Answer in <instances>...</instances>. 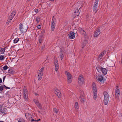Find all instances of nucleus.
Listing matches in <instances>:
<instances>
[{
    "label": "nucleus",
    "mask_w": 122,
    "mask_h": 122,
    "mask_svg": "<svg viewBox=\"0 0 122 122\" xmlns=\"http://www.w3.org/2000/svg\"><path fill=\"white\" fill-rule=\"evenodd\" d=\"M92 90L93 98L94 99L96 100L97 97V89L96 85L94 83H93L92 84Z\"/></svg>",
    "instance_id": "1"
},
{
    "label": "nucleus",
    "mask_w": 122,
    "mask_h": 122,
    "mask_svg": "<svg viewBox=\"0 0 122 122\" xmlns=\"http://www.w3.org/2000/svg\"><path fill=\"white\" fill-rule=\"evenodd\" d=\"M104 95V103L105 105L107 104L109 100V96L106 92H104L103 93Z\"/></svg>",
    "instance_id": "2"
},
{
    "label": "nucleus",
    "mask_w": 122,
    "mask_h": 122,
    "mask_svg": "<svg viewBox=\"0 0 122 122\" xmlns=\"http://www.w3.org/2000/svg\"><path fill=\"white\" fill-rule=\"evenodd\" d=\"M84 79L83 76L81 75H80L78 79V83L80 86L82 85L84 83Z\"/></svg>",
    "instance_id": "3"
},
{
    "label": "nucleus",
    "mask_w": 122,
    "mask_h": 122,
    "mask_svg": "<svg viewBox=\"0 0 122 122\" xmlns=\"http://www.w3.org/2000/svg\"><path fill=\"white\" fill-rule=\"evenodd\" d=\"M65 75L67 76L68 82L69 83H71L72 80V77L70 73L67 71L65 72Z\"/></svg>",
    "instance_id": "4"
},
{
    "label": "nucleus",
    "mask_w": 122,
    "mask_h": 122,
    "mask_svg": "<svg viewBox=\"0 0 122 122\" xmlns=\"http://www.w3.org/2000/svg\"><path fill=\"white\" fill-rule=\"evenodd\" d=\"M120 91L119 88L118 86H117L116 89L115 91V98L116 99H118L119 97Z\"/></svg>",
    "instance_id": "5"
},
{
    "label": "nucleus",
    "mask_w": 122,
    "mask_h": 122,
    "mask_svg": "<svg viewBox=\"0 0 122 122\" xmlns=\"http://www.w3.org/2000/svg\"><path fill=\"white\" fill-rule=\"evenodd\" d=\"M99 0H96L94 4L93 7V11L95 13H96L97 11V7Z\"/></svg>",
    "instance_id": "6"
},
{
    "label": "nucleus",
    "mask_w": 122,
    "mask_h": 122,
    "mask_svg": "<svg viewBox=\"0 0 122 122\" xmlns=\"http://www.w3.org/2000/svg\"><path fill=\"white\" fill-rule=\"evenodd\" d=\"M44 69V67H42L39 70L38 75V78L39 80H41L42 79L43 75V72Z\"/></svg>",
    "instance_id": "7"
},
{
    "label": "nucleus",
    "mask_w": 122,
    "mask_h": 122,
    "mask_svg": "<svg viewBox=\"0 0 122 122\" xmlns=\"http://www.w3.org/2000/svg\"><path fill=\"white\" fill-rule=\"evenodd\" d=\"M56 21V19L54 16L53 17L51 21V30L52 31L54 30L55 27Z\"/></svg>",
    "instance_id": "8"
},
{
    "label": "nucleus",
    "mask_w": 122,
    "mask_h": 122,
    "mask_svg": "<svg viewBox=\"0 0 122 122\" xmlns=\"http://www.w3.org/2000/svg\"><path fill=\"white\" fill-rule=\"evenodd\" d=\"M19 28L20 31L22 33L24 32L26 30V29H25L23 26V24L21 23H20L19 25Z\"/></svg>",
    "instance_id": "9"
},
{
    "label": "nucleus",
    "mask_w": 122,
    "mask_h": 122,
    "mask_svg": "<svg viewBox=\"0 0 122 122\" xmlns=\"http://www.w3.org/2000/svg\"><path fill=\"white\" fill-rule=\"evenodd\" d=\"M84 94L83 92H81V93L80 94V96L79 97V98L82 103L84 101Z\"/></svg>",
    "instance_id": "10"
},
{
    "label": "nucleus",
    "mask_w": 122,
    "mask_h": 122,
    "mask_svg": "<svg viewBox=\"0 0 122 122\" xmlns=\"http://www.w3.org/2000/svg\"><path fill=\"white\" fill-rule=\"evenodd\" d=\"M54 65L55 66V71H57L59 68V66L57 60L55 59L54 60Z\"/></svg>",
    "instance_id": "11"
},
{
    "label": "nucleus",
    "mask_w": 122,
    "mask_h": 122,
    "mask_svg": "<svg viewBox=\"0 0 122 122\" xmlns=\"http://www.w3.org/2000/svg\"><path fill=\"white\" fill-rule=\"evenodd\" d=\"M23 93L24 99L25 101H27L28 97V92L27 90L25 88L24 89Z\"/></svg>",
    "instance_id": "12"
},
{
    "label": "nucleus",
    "mask_w": 122,
    "mask_h": 122,
    "mask_svg": "<svg viewBox=\"0 0 122 122\" xmlns=\"http://www.w3.org/2000/svg\"><path fill=\"white\" fill-rule=\"evenodd\" d=\"M100 30L99 28H98L94 34V37H97L100 34Z\"/></svg>",
    "instance_id": "13"
},
{
    "label": "nucleus",
    "mask_w": 122,
    "mask_h": 122,
    "mask_svg": "<svg viewBox=\"0 0 122 122\" xmlns=\"http://www.w3.org/2000/svg\"><path fill=\"white\" fill-rule=\"evenodd\" d=\"M68 36L70 39H74L75 37V33L74 32H70V33L68 34Z\"/></svg>",
    "instance_id": "14"
},
{
    "label": "nucleus",
    "mask_w": 122,
    "mask_h": 122,
    "mask_svg": "<svg viewBox=\"0 0 122 122\" xmlns=\"http://www.w3.org/2000/svg\"><path fill=\"white\" fill-rule=\"evenodd\" d=\"M98 80L99 82L100 83L104 82V79L102 75H100L98 77Z\"/></svg>",
    "instance_id": "15"
},
{
    "label": "nucleus",
    "mask_w": 122,
    "mask_h": 122,
    "mask_svg": "<svg viewBox=\"0 0 122 122\" xmlns=\"http://www.w3.org/2000/svg\"><path fill=\"white\" fill-rule=\"evenodd\" d=\"M79 29L80 30V32L82 34V35L84 36V37L86 38L87 37L86 34L84 30L82 29V28H79Z\"/></svg>",
    "instance_id": "16"
},
{
    "label": "nucleus",
    "mask_w": 122,
    "mask_h": 122,
    "mask_svg": "<svg viewBox=\"0 0 122 122\" xmlns=\"http://www.w3.org/2000/svg\"><path fill=\"white\" fill-rule=\"evenodd\" d=\"M65 52L63 51V50H61L60 53V56L61 59L62 60L63 59L64 56V54Z\"/></svg>",
    "instance_id": "17"
},
{
    "label": "nucleus",
    "mask_w": 122,
    "mask_h": 122,
    "mask_svg": "<svg viewBox=\"0 0 122 122\" xmlns=\"http://www.w3.org/2000/svg\"><path fill=\"white\" fill-rule=\"evenodd\" d=\"M34 101L35 103L37 105L39 109H41V105L39 103L38 101L36 100H34Z\"/></svg>",
    "instance_id": "18"
},
{
    "label": "nucleus",
    "mask_w": 122,
    "mask_h": 122,
    "mask_svg": "<svg viewBox=\"0 0 122 122\" xmlns=\"http://www.w3.org/2000/svg\"><path fill=\"white\" fill-rule=\"evenodd\" d=\"M15 11H12L11 14V15L9 16V18L12 20L15 15Z\"/></svg>",
    "instance_id": "19"
},
{
    "label": "nucleus",
    "mask_w": 122,
    "mask_h": 122,
    "mask_svg": "<svg viewBox=\"0 0 122 122\" xmlns=\"http://www.w3.org/2000/svg\"><path fill=\"white\" fill-rule=\"evenodd\" d=\"M102 73L104 75H105L107 74V70L105 68H102Z\"/></svg>",
    "instance_id": "20"
},
{
    "label": "nucleus",
    "mask_w": 122,
    "mask_h": 122,
    "mask_svg": "<svg viewBox=\"0 0 122 122\" xmlns=\"http://www.w3.org/2000/svg\"><path fill=\"white\" fill-rule=\"evenodd\" d=\"M104 53L105 52L104 51L102 52L99 55L98 57V58L100 59H101L104 56Z\"/></svg>",
    "instance_id": "21"
},
{
    "label": "nucleus",
    "mask_w": 122,
    "mask_h": 122,
    "mask_svg": "<svg viewBox=\"0 0 122 122\" xmlns=\"http://www.w3.org/2000/svg\"><path fill=\"white\" fill-rule=\"evenodd\" d=\"M74 107L76 110H77L79 109V107L78 105V103L77 102H76L75 104Z\"/></svg>",
    "instance_id": "22"
},
{
    "label": "nucleus",
    "mask_w": 122,
    "mask_h": 122,
    "mask_svg": "<svg viewBox=\"0 0 122 122\" xmlns=\"http://www.w3.org/2000/svg\"><path fill=\"white\" fill-rule=\"evenodd\" d=\"M5 109L4 108L2 107L1 106H0V112L2 113H5Z\"/></svg>",
    "instance_id": "23"
},
{
    "label": "nucleus",
    "mask_w": 122,
    "mask_h": 122,
    "mask_svg": "<svg viewBox=\"0 0 122 122\" xmlns=\"http://www.w3.org/2000/svg\"><path fill=\"white\" fill-rule=\"evenodd\" d=\"M6 47L5 48H3L0 49V53L1 54H4L5 52Z\"/></svg>",
    "instance_id": "24"
},
{
    "label": "nucleus",
    "mask_w": 122,
    "mask_h": 122,
    "mask_svg": "<svg viewBox=\"0 0 122 122\" xmlns=\"http://www.w3.org/2000/svg\"><path fill=\"white\" fill-rule=\"evenodd\" d=\"M43 39V37L42 36H39V41L40 43H42Z\"/></svg>",
    "instance_id": "25"
},
{
    "label": "nucleus",
    "mask_w": 122,
    "mask_h": 122,
    "mask_svg": "<svg viewBox=\"0 0 122 122\" xmlns=\"http://www.w3.org/2000/svg\"><path fill=\"white\" fill-rule=\"evenodd\" d=\"M102 67H97V68L96 69L98 72H100L102 71Z\"/></svg>",
    "instance_id": "26"
},
{
    "label": "nucleus",
    "mask_w": 122,
    "mask_h": 122,
    "mask_svg": "<svg viewBox=\"0 0 122 122\" xmlns=\"http://www.w3.org/2000/svg\"><path fill=\"white\" fill-rule=\"evenodd\" d=\"M25 115L26 118L29 117L31 118V115L29 113H26L25 114Z\"/></svg>",
    "instance_id": "27"
},
{
    "label": "nucleus",
    "mask_w": 122,
    "mask_h": 122,
    "mask_svg": "<svg viewBox=\"0 0 122 122\" xmlns=\"http://www.w3.org/2000/svg\"><path fill=\"white\" fill-rule=\"evenodd\" d=\"M87 43V41H85L83 43V44L82 46V48H83L84 47L86 46V43Z\"/></svg>",
    "instance_id": "28"
},
{
    "label": "nucleus",
    "mask_w": 122,
    "mask_h": 122,
    "mask_svg": "<svg viewBox=\"0 0 122 122\" xmlns=\"http://www.w3.org/2000/svg\"><path fill=\"white\" fill-rule=\"evenodd\" d=\"M5 59L4 55H0V61L3 60Z\"/></svg>",
    "instance_id": "29"
},
{
    "label": "nucleus",
    "mask_w": 122,
    "mask_h": 122,
    "mask_svg": "<svg viewBox=\"0 0 122 122\" xmlns=\"http://www.w3.org/2000/svg\"><path fill=\"white\" fill-rule=\"evenodd\" d=\"M74 13L75 14H75V15H76H76L78 16L79 14V13L78 9H77V10L76 11H75Z\"/></svg>",
    "instance_id": "30"
},
{
    "label": "nucleus",
    "mask_w": 122,
    "mask_h": 122,
    "mask_svg": "<svg viewBox=\"0 0 122 122\" xmlns=\"http://www.w3.org/2000/svg\"><path fill=\"white\" fill-rule=\"evenodd\" d=\"M19 38H16L14 40V43H17L19 41Z\"/></svg>",
    "instance_id": "31"
},
{
    "label": "nucleus",
    "mask_w": 122,
    "mask_h": 122,
    "mask_svg": "<svg viewBox=\"0 0 122 122\" xmlns=\"http://www.w3.org/2000/svg\"><path fill=\"white\" fill-rule=\"evenodd\" d=\"M4 86L5 85H3L0 86V91H2L3 89H4Z\"/></svg>",
    "instance_id": "32"
},
{
    "label": "nucleus",
    "mask_w": 122,
    "mask_h": 122,
    "mask_svg": "<svg viewBox=\"0 0 122 122\" xmlns=\"http://www.w3.org/2000/svg\"><path fill=\"white\" fill-rule=\"evenodd\" d=\"M56 94L57 96L59 97H60L61 96V93L60 92L58 93H57V92H56Z\"/></svg>",
    "instance_id": "33"
},
{
    "label": "nucleus",
    "mask_w": 122,
    "mask_h": 122,
    "mask_svg": "<svg viewBox=\"0 0 122 122\" xmlns=\"http://www.w3.org/2000/svg\"><path fill=\"white\" fill-rule=\"evenodd\" d=\"M18 122H25V121L22 118L19 119Z\"/></svg>",
    "instance_id": "34"
},
{
    "label": "nucleus",
    "mask_w": 122,
    "mask_h": 122,
    "mask_svg": "<svg viewBox=\"0 0 122 122\" xmlns=\"http://www.w3.org/2000/svg\"><path fill=\"white\" fill-rule=\"evenodd\" d=\"M12 20L10 18H9L7 22V24H9L10 22Z\"/></svg>",
    "instance_id": "35"
},
{
    "label": "nucleus",
    "mask_w": 122,
    "mask_h": 122,
    "mask_svg": "<svg viewBox=\"0 0 122 122\" xmlns=\"http://www.w3.org/2000/svg\"><path fill=\"white\" fill-rule=\"evenodd\" d=\"M41 20V19L39 17H37L36 18V21L37 22L39 23V22Z\"/></svg>",
    "instance_id": "36"
},
{
    "label": "nucleus",
    "mask_w": 122,
    "mask_h": 122,
    "mask_svg": "<svg viewBox=\"0 0 122 122\" xmlns=\"http://www.w3.org/2000/svg\"><path fill=\"white\" fill-rule=\"evenodd\" d=\"M39 11L37 9H36L35 10V11H33V13H34L35 12L36 13H37Z\"/></svg>",
    "instance_id": "37"
},
{
    "label": "nucleus",
    "mask_w": 122,
    "mask_h": 122,
    "mask_svg": "<svg viewBox=\"0 0 122 122\" xmlns=\"http://www.w3.org/2000/svg\"><path fill=\"white\" fill-rule=\"evenodd\" d=\"M8 68V67L7 66H5L3 67V69L5 70H6Z\"/></svg>",
    "instance_id": "38"
},
{
    "label": "nucleus",
    "mask_w": 122,
    "mask_h": 122,
    "mask_svg": "<svg viewBox=\"0 0 122 122\" xmlns=\"http://www.w3.org/2000/svg\"><path fill=\"white\" fill-rule=\"evenodd\" d=\"M55 93L56 94V92H57V93H58L60 92L59 91V89H57L56 88L55 89Z\"/></svg>",
    "instance_id": "39"
},
{
    "label": "nucleus",
    "mask_w": 122,
    "mask_h": 122,
    "mask_svg": "<svg viewBox=\"0 0 122 122\" xmlns=\"http://www.w3.org/2000/svg\"><path fill=\"white\" fill-rule=\"evenodd\" d=\"M53 111L56 113H57L58 112V110L56 108H54L53 109Z\"/></svg>",
    "instance_id": "40"
},
{
    "label": "nucleus",
    "mask_w": 122,
    "mask_h": 122,
    "mask_svg": "<svg viewBox=\"0 0 122 122\" xmlns=\"http://www.w3.org/2000/svg\"><path fill=\"white\" fill-rule=\"evenodd\" d=\"M31 122H35L36 120H34V119H32L31 121Z\"/></svg>",
    "instance_id": "41"
},
{
    "label": "nucleus",
    "mask_w": 122,
    "mask_h": 122,
    "mask_svg": "<svg viewBox=\"0 0 122 122\" xmlns=\"http://www.w3.org/2000/svg\"><path fill=\"white\" fill-rule=\"evenodd\" d=\"M4 88H5L6 89H10V88L8 87H7L5 85V86H4Z\"/></svg>",
    "instance_id": "42"
},
{
    "label": "nucleus",
    "mask_w": 122,
    "mask_h": 122,
    "mask_svg": "<svg viewBox=\"0 0 122 122\" xmlns=\"http://www.w3.org/2000/svg\"><path fill=\"white\" fill-rule=\"evenodd\" d=\"M41 25H38V26H37V28H38V29H40L41 28Z\"/></svg>",
    "instance_id": "43"
},
{
    "label": "nucleus",
    "mask_w": 122,
    "mask_h": 122,
    "mask_svg": "<svg viewBox=\"0 0 122 122\" xmlns=\"http://www.w3.org/2000/svg\"><path fill=\"white\" fill-rule=\"evenodd\" d=\"M5 77H6V76H4V77H3V82H4V80L5 79Z\"/></svg>",
    "instance_id": "44"
},
{
    "label": "nucleus",
    "mask_w": 122,
    "mask_h": 122,
    "mask_svg": "<svg viewBox=\"0 0 122 122\" xmlns=\"http://www.w3.org/2000/svg\"><path fill=\"white\" fill-rule=\"evenodd\" d=\"M35 95L36 96H38V93H35Z\"/></svg>",
    "instance_id": "45"
},
{
    "label": "nucleus",
    "mask_w": 122,
    "mask_h": 122,
    "mask_svg": "<svg viewBox=\"0 0 122 122\" xmlns=\"http://www.w3.org/2000/svg\"><path fill=\"white\" fill-rule=\"evenodd\" d=\"M2 82V79L1 78H0V83H1Z\"/></svg>",
    "instance_id": "46"
},
{
    "label": "nucleus",
    "mask_w": 122,
    "mask_h": 122,
    "mask_svg": "<svg viewBox=\"0 0 122 122\" xmlns=\"http://www.w3.org/2000/svg\"><path fill=\"white\" fill-rule=\"evenodd\" d=\"M40 119H39L38 120H36V121H40Z\"/></svg>",
    "instance_id": "47"
},
{
    "label": "nucleus",
    "mask_w": 122,
    "mask_h": 122,
    "mask_svg": "<svg viewBox=\"0 0 122 122\" xmlns=\"http://www.w3.org/2000/svg\"><path fill=\"white\" fill-rule=\"evenodd\" d=\"M30 0H27V1L28 2H29L30 1Z\"/></svg>",
    "instance_id": "48"
},
{
    "label": "nucleus",
    "mask_w": 122,
    "mask_h": 122,
    "mask_svg": "<svg viewBox=\"0 0 122 122\" xmlns=\"http://www.w3.org/2000/svg\"><path fill=\"white\" fill-rule=\"evenodd\" d=\"M119 113V111H118L117 112V113L118 114V113Z\"/></svg>",
    "instance_id": "49"
},
{
    "label": "nucleus",
    "mask_w": 122,
    "mask_h": 122,
    "mask_svg": "<svg viewBox=\"0 0 122 122\" xmlns=\"http://www.w3.org/2000/svg\"><path fill=\"white\" fill-rule=\"evenodd\" d=\"M54 0H50V1H54Z\"/></svg>",
    "instance_id": "50"
},
{
    "label": "nucleus",
    "mask_w": 122,
    "mask_h": 122,
    "mask_svg": "<svg viewBox=\"0 0 122 122\" xmlns=\"http://www.w3.org/2000/svg\"><path fill=\"white\" fill-rule=\"evenodd\" d=\"M0 122H3V121H0Z\"/></svg>",
    "instance_id": "51"
},
{
    "label": "nucleus",
    "mask_w": 122,
    "mask_h": 122,
    "mask_svg": "<svg viewBox=\"0 0 122 122\" xmlns=\"http://www.w3.org/2000/svg\"><path fill=\"white\" fill-rule=\"evenodd\" d=\"M121 116H122V114H121Z\"/></svg>",
    "instance_id": "52"
},
{
    "label": "nucleus",
    "mask_w": 122,
    "mask_h": 122,
    "mask_svg": "<svg viewBox=\"0 0 122 122\" xmlns=\"http://www.w3.org/2000/svg\"><path fill=\"white\" fill-rule=\"evenodd\" d=\"M41 51H43V50H41Z\"/></svg>",
    "instance_id": "53"
}]
</instances>
